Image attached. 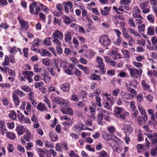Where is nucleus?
<instances>
[{
  "mask_svg": "<svg viewBox=\"0 0 157 157\" xmlns=\"http://www.w3.org/2000/svg\"><path fill=\"white\" fill-rule=\"evenodd\" d=\"M95 100H96V102L98 106H101V98L98 96H97L95 98Z\"/></svg>",
  "mask_w": 157,
  "mask_h": 157,
  "instance_id": "nucleus-51",
  "label": "nucleus"
},
{
  "mask_svg": "<svg viewBox=\"0 0 157 157\" xmlns=\"http://www.w3.org/2000/svg\"><path fill=\"white\" fill-rule=\"evenodd\" d=\"M42 61L44 65L47 66H49L50 63V61L49 59L48 58L42 59Z\"/></svg>",
  "mask_w": 157,
  "mask_h": 157,
  "instance_id": "nucleus-35",
  "label": "nucleus"
},
{
  "mask_svg": "<svg viewBox=\"0 0 157 157\" xmlns=\"http://www.w3.org/2000/svg\"><path fill=\"white\" fill-rule=\"evenodd\" d=\"M49 135L50 137L51 138L52 142H55L58 139V135L54 132L51 131L50 132Z\"/></svg>",
  "mask_w": 157,
  "mask_h": 157,
  "instance_id": "nucleus-10",
  "label": "nucleus"
},
{
  "mask_svg": "<svg viewBox=\"0 0 157 157\" xmlns=\"http://www.w3.org/2000/svg\"><path fill=\"white\" fill-rule=\"evenodd\" d=\"M33 69L35 72H39L41 70V68L39 67L38 64H36L34 65Z\"/></svg>",
  "mask_w": 157,
  "mask_h": 157,
  "instance_id": "nucleus-41",
  "label": "nucleus"
},
{
  "mask_svg": "<svg viewBox=\"0 0 157 157\" xmlns=\"http://www.w3.org/2000/svg\"><path fill=\"white\" fill-rule=\"evenodd\" d=\"M31 105L29 102H27L25 110H24V113L26 115H28L31 112Z\"/></svg>",
  "mask_w": 157,
  "mask_h": 157,
  "instance_id": "nucleus-19",
  "label": "nucleus"
},
{
  "mask_svg": "<svg viewBox=\"0 0 157 157\" xmlns=\"http://www.w3.org/2000/svg\"><path fill=\"white\" fill-rule=\"evenodd\" d=\"M133 128L130 125H127L124 128V131L126 134H131L133 132Z\"/></svg>",
  "mask_w": 157,
  "mask_h": 157,
  "instance_id": "nucleus-13",
  "label": "nucleus"
},
{
  "mask_svg": "<svg viewBox=\"0 0 157 157\" xmlns=\"http://www.w3.org/2000/svg\"><path fill=\"white\" fill-rule=\"evenodd\" d=\"M147 20L151 23H153L154 22V17L151 14H149L147 16Z\"/></svg>",
  "mask_w": 157,
  "mask_h": 157,
  "instance_id": "nucleus-37",
  "label": "nucleus"
},
{
  "mask_svg": "<svg viewBox=\"0 0 157 157\" xmlns=\"http://www.w3.org/2000/svg\"><path fill=\"white\" fill-rule=\"evenodd\" d=\"M107 62L110 63L112 66H115L117 65V63L115 61H114L113 60L108 58L107 57Z\"/></svg>",
  "mask_w": 157,
  "mask_h": 157,
  "instance_id": "nucleus-48",
  "label": "nucleus"
},
{
  "mask_svg": "<svg viewBox=\"0 0 157 157\" xmlns=\"http://www.w3.org/2000/svg\"><path fill=\"white\" fill-rule=\"evenodd\" d=\"M141 84L143 89L151 93L152 91L151 89L150 86L144 80H142L141 82Z\"/></svg>",
  "mask_w": 157,
  "mask_h": 157,
  "instance_id": "nucleus-8",
  "label": "nucleus"
},
{
  "mask_svg": "<svg viewBox=\"0 0 157 157\" xmlns=\"http://www.w3.org/2000/svg\"><path fill=\"white\" fill-rule=\"evenodd\" d=\"M40 53L42 56H47L49 57L52 56L51 54L49 51L44 49H41L40 51Z\"/></svg>",
  "mask_w": 157,
  "mask_h": 157,
  "instance_id": "nucleus-17",
  "label": "nucleus"
},
{
  "mask_svg": "<svg viewBox=\"0 0 157 157\" xmlns=\"http://www.w3.org/2000/svg\"><path fill=\"white\" fill-rule=\"evenodd\" d=\"M52 37L53 38L59 39L62 40L63 38V34L62 32L56 29L52 33Z\"/></svg>",
  "mask_w": 157,
  "mask_h": 157,
  "instance_id": "nucleus-5",
  "label": "nucleus"
},
{
  "mask_svg": "<svg viewBox=\"0 0 157 157\" xmlns=\"http://www.w3.org/2000/svg\"><path fill=\"white\" fill-rule=\"evenodd\" d=\"M13 100L16 106H18L19 105L20 102L18 98H13Z\"/></svg>",
  "mask_w": 157,
  "mask_h": 157,
  "instance_id": "nucleus-63",
  "label": "nucleus"
},
{
  "mask_svg": "<svg viewBox=\"0 0 157 157\" xmlns=\"http://www.w3.org/2000/svg\"><path fill=\"white\" fill-rule=\"evenodd\" d=\"M6 137L11 140H13L15 138L16 136L15 134L13 132H7L6 133Z\"/></svg>",
  "mask_w": 157,
  "mask_h": 157,
  "instance_id": "nucleus-27",
  "label": "nucleus"
},
{
  "mask_svg": "<svg viewBox=\"0 0 157 157\" xmlns=\"http://www.w3.org/2000/svg\"><path fill=\"white\" fill-rule=\"evenodd\" d=\"M53 102L56 104L62 105H64L67 102L65 100L59 97H55L53 100Z\"/></svg>",
  "mask_w": 157,
  "mask_h": 157,
  "instance_id": "nucleus-9",
  "label": "nucleus"
},
{
  "mask_svg": "<svg viewBox=\"0 0 157 157\" xmlns=\"http://www.w3.org/2000/svg\"><path fill=\"white\" fill-rule=\"evenodd\" d=\"M103 116L101 113H98L97 115V120L98 123L101 125H103V123L102 122Z\"/></svg>",
  "mask_w": 157,
  "mask_h": 157,
  "instance_id": "nucleus-25",
  "label": "nucleus"
},
{
  "mask_svg": "<svg viewBox=\"0 0 157 157\" xmlns=\"http://www.w3.org/2000/svg\"><path fill=\"white\" fill-rule=\"evenodd\" d=\"M128 30L129 32L130 33L136 36L140 37L141 36L140 35L133 29L129 28L128 29Z\"/></svg>",
  "mask_w": 157,
  "mask_h": 157,
  "instance_id": "nucleus-22",
  "label": "nucleus"
},
{
  "mask_svg": "<svg viewBox=\"0 0 157 157\" xmlns=\"http://www.w3.org/2000/svg\"><path fill=\"white\" fill-rule=\"evenodd\" d=\"M112 139L113 141H114L117 144H121L122 143V141L115 135H112Z\"/></svg>",
  "mask_w": 157,
  "mask_h": 157,
  "instance_id": "nucleus-34",
  "label": "nucleus"
},
{
  "mask_svg": "<svg viewBox=\"0 0 157 157\" xmlns=\"http://www.w3.org/2000/svg\"><path fill=\"white\" fill-rule=\"evenodd\" d=\"M61 46H58L56 47L57 52L58 55H60L63 52V49L61 47Z\"/></svg>",
  "mask_w": 157,
  "mask_h": 157,
  "instance_id": "nucleus-59",
  "label": "nucleus"
},
{
  "mask_svg": "<svg viewBox=\"0 0 157 157\" xmlns=\"http://www.w3.org/2000/svg\"><path fill=\"white\" fill-rule=\"evenodd\" d=\"M151 41L153 45H155L156 44H157V38L155 36L152 37Z\"/></svg>",
  "mask_w": 157,
  "mask_h": 157,
  "instance_id": "nucleus-64",
  "label": "nucleus"
},
{
  "mask_svg": "<svg viewBox=\"0 0 157 157\" xmlns=\"http://www.w3.org/2000/svg\"><path fill=\"white\" fill-rule=\"evenodd\" d=\"M16 130L18 134L20 136L24 133L25 129L23 126L19 125L16 127Z\"/></svg>",
  "mask_w": 157,
  "mask_h": 157,
  "instance_id": "nucleus-11",
  "label": "nucleus"
},
{
  "mask_svg": "<svg viewBox=\"0 0 157 157\" xmlns=\"http://www.w3.org/2000/svg\"><path fill=\"white\" fill-rule=\"evenodd\" d=\"M62 18L63 20L64 23L66 25H69L72 22L71 20L68 16L64 15L62 17Z\"/></svg>",
  "mask_w": 157,
  "mask_h": 157,
  "instance_id": "nucleus-16",
  "label": "nucleus"
},
{
  "mask_svg": "<svg viewBox=\"0 0 157 157\" xmlns=\"http://www.w3.org/2000/svg\"><path fill=\"white\" fill-rule=\"evenodd\" d=\"M122 52L124 55V59H128L129 57L130 52L126 50H122Z\"/></svg>",
  "mask_w": 157,
  "mask_h": 157,
  "instance_id": "nucleus-32",
  "label": "nucleus"
},
{
  "mask_svg": "<svg viewBox=\"0 0 157 157\" xmlns=\"http://www.w3.org/2000/svg\"><path fill=\"white\" fill-rule=\"evenodd\" d=\"M22 74L25 79H26L29 83H31L33 81L32 76L33 75V74L32 71H26L22 72Z\"/></svg>",
  "mask_w": 157,
  "mask_h": 157,
  "instance_id": "nucleus-4",
  "label": "nucleus"
},
{
  "mask_svg": "<svg viewBox=\"0 0 157 157\" xmlns=\"http://www.w3.org/2000/svg\"><path fill=\"white\" fill-rule=\"evenodd\" d=\"M37 109L38 110L41 111H44L47 109V108L45 105L41 102L39 103L37 105Z\"/></svg>",
  "mask_w": 157,
  "mask_h": 157,
  "instance_id": "nucleus-20",
  "label": "nucleus"
},
{
  "mask_svg": "<svg viewBox=\"0 0 157 157\" xmlns=\"http://www.w3.org/2000/svg\"><path fill=\"white\" fill-rule=\"evenodd\" d=\"M55 149L57 151L61 152H62V149L60 143L56 144L55 147Z\"/></svg>",
  "mask_w": 157,
  "mask_h": 157,
  "instance_id": "nucleus-42",
  "label": "nucleus"
},
{
  "mask_svg": "<svg viewBox=\"0 0 157 157\" xmlns=\"http://www.w3.org/2000/svg\"><path fill=\"white\" fill-rule=\"evenodd\" d=\"M17 19L21 24L20 30L23 31L28 30L29 28V25L28 22L24 20L20 17H18Z\"/></svg>",
  "mask_w": 157,
  "mask_h": 157,
  "instance_id": "nucleus-2",
  "label": "nucleus"
},
{
  "mask_svg": "<svg viewBox=\"0 0 157 157\" xmlns=\"http://www.w3.org/2000/svg\"><path fill=\"white\" fill-rule=\"evenodd\" d=\"M59 39L56 38H53L52 43L56 47L58 46H61V43Z\"/></svg>",
  "mask_w": 157,
  "mask_h": 157,
  "instance_id": "nucleus-29",
  "label": "nucleus"
},
{
  "mask_svg": "<svg viewBox=\"0 0 157 157\" xmlns=\"http://www.w3.org/2000/svg\"><path fill=\"white\" fill-rule=\"evenodd\" d=\"M65 41L66 42H68V43L71 44V39L72 37L71 35V33L70 32H67L65 34Z\"/></svg>",
  "mask_w": 157,
  "mask_h": 157,
  "instance_id": "nucleus-14",
  "label": "nucleus"
},
{
  "mask_svg": "<svg viewBox=\"0 0 157 157\" xmlns=\"http://www.w3.org/2000/svg\"><path fill=\"white\" fill-rule=\"evenodd\" d=\"M50 37H48L46 39L44 40V43L46 46H50L52 44L51 42L50 41Z\"/></svg>",
  "mask_w": 157,
  "mask_h": 157,
  "instance_id": "nucleus-40",
  "label": "nucleus"
},
{
  "mask_svg": "<svg viewBox=\"0 0 157 157\" xmlns=\"http://www.w3.org/2000/svg\"><path fill=\"white\" fill-rule=\"evenodd\" d=\"M90 78L94 80H101V77L95 74H91L90 76Z\"/></svg>",
  "mask_w": 157,
  "mask_h": 157,
  "instance_id": "nucleus-31",
  "label": "nucleus"
},
{
  "mask_svg": "<svg viewBox=\"0 0 157 157\" xmlns=\"http://www.w3.org/2000/svg\"><path fill=\"white\" fill-rule=\"evenodd\" d=\"M82 129L81 127L78 125L75 126L73 128V130L75 132L81 131Z\"/></svg>",
  "mask_w": 157,
  "mask_h": 157,
  "instance_id": "nucleus-38",
  "label": "nucleus"
},
{
  "mask_svg": "<svg viewBox=\"0 0 157 157\" xmlns=\"http://www.w3.org/2000/svg\"><path fill=\"white\" fill-rule=\"evenodd\" d=\"M145 25L144 24H142L140 25L138 27V29L140 33L144 32V30L145 29Z\"/></svg>",
  "mask_w": 157,
  "mask_h": 157,
  "instance_id": "nucleus-52",
  "label": "nucleus"
},
{
  "mask_svg": "<svg viewBox=\"0 0 157 157\" xmlns=\"http://www.w3.org/2000/svg\"><path fill=\"white\" fill-rule=\"evenodd\" d=\"M151 141L152 143L153 144L157 143V133H155L154 134V138Z\"/></svg>",
  "mask_w": 157,
  "mask_h": 157,
  "instance_id": "nucleus-53",
  "label": "nucleus"
},
{
  "mask_svg": "<svg viewBox=\"0 0 157 157\" xmlns=\"http://www.w3.org/2000/svg\"><path fill=\"white\" fill-rule=\"evenodd\" d=\"M74 73L76 76L78 77H80L82 76L81 71L77 68H75V70Z\"/></svg>",
  "mask_w": 157,
  "mask_h": 157,
  "instance_id": "nucleus-45",
  "label": "nucleus"
},
{
  "mask_svg": "<svg viewBox=\"0 0 157 157\" xmlns=\"http://www.w3.org/2000/svg\"><path fill=\"white\" fill-rule=\"evenodd\" d=\"M132 16L135 18H139L140 19H143V17L141 15L138 14V13H134L132 14Z\"/></svg>",
  "mask_w": 157,
  "mask_h": 157,
  "instance_id": "nucleus-56",
  "label": "nucleus"
},
{
  "mask_svg": "<svg viewBox=\"0 0 157 157\" xmlns=\"http://www.w3.org/2000/svg\"><path fill=\"white\" fill-rule=\"evenodd\" d=\"M107 130L110 134H113L115 132V128L114 126H112L108 128Z\"/></svg>",
  "mask_w": 157,
  "mask_h": 157,
  "instance_id": "nucleus-46",
  "label": "nucleus"
},
{
  "mask_svg": "<svg viewBox=\"0 0 157 157\" xmlns=\"http://www.w3.org/2000/svg\"><path fill=\"white\" fill-rule=\"evenodd\" d=\"M10 60L9 57L6 55L5 56V60L2 64L3 66H7L9 64Z\"/></svg>",
  "mask_w": 157,
  "mask_h": 157,
  "instance_id": "nucleus-36",
  "label": "nucleus"
},
{
  "mask_svg": "<svg viewBox=\"0 0 157 157\" xmlns=\"http://www.w3.org/2000/svg\"><path fill=\"white\" fill-rule=\"evenodd\" d=\"M63 4L64 5L66 6L67 7L71 8L73 7V5L72 3L70 1H69L67 2H63Z\"/></svg>",
  "mask_w": 157,
  "mask_h": 157,
  "instance_id": "nucleus-44",
  "label": "nucleus"
},
{
  "mask_svg": "<svg viewBox=\"0 0 157 157\" xmlns=\"http://www.w3.org/2000/svg\"><path fill=\"white\" fill-rule=\"evenodd\" d=\"M98 154L99 155L98 157H110L109 154L104 150H102Z\"/></svg>",
  "mask_w": 157,
  "mask_h": 157,
  "instance_id": "nucleus-23",
  "label": "nucleus"
},
{
  "mask_svg": "<svg viewBox=\"0 0 157 157\" xmlns=\"http://www.w3.org/2000/svg\"><path fill=\"white\" fill-rule=\"evenodd\" d=\"M128 23L129 25L132 27H136L133 20L132 18H130L128 20Z\"/></svg>",
  "mask_w": 157,
  "mask_h": 157,
  "instance_id": "nucleus-57",
  "label": "nucleus"
},
{
  "mask_svg": "<svg viewBox=\"0 0 157 157\" xmlns=\"http://www.w3.org/2000/svg\"><path fill=\"white\" fill-rule=\"evenodd\" d=\"M124 109L121 107H116L114 109V113L117 117L121 114H124Z\"/></svg>",
  "mask_w": 157,
  "mask_h": 157,
  "instance_id": "nucleus-7",
  "label": "nucleus"
},
{
  "mask_svg": "<svg viewBox=\"0 0 157 157\" xmlns=\"http://www.w3.org/2000/svg\"><path fill=\"white\" fill-rule=\"evenodd\" d=\"M119 92L120 90L119 89H117L114 90L113 91L112 95L114 97H117L118 96Z\"/></svg>",
  "mask_w": 157,
  "mask_h": 157,
  "instance_id": "nucleus-49",
  "label": "nucleus"
},
{
  "mask_svg": "<svg viewBox=\"0 0 157 157\" xmlns=\"http://www.w3.org/2000/svg\"><path fill=\"white\" fill-rule=\"evenodd\" d=\"M128 71L130 76L135 78L138 77L142 72V70L141 68L137 70L135 68H129Z\"/></svg>",
  "mask_w": 157,
  "mask_h": 157,
  "instance_id": "nucleus-3",
  "label": "nucleus"
},
{
  "mask_svg": "<svg viewBox=\"0 0 157 157\" xmlns=\"http://www.w3.org/2000/svg\"><path fill=\"white\" fill-rule=\"evenodd\" d=\"M99 41L101 44L104 46H107L110 45L111 40L107 35L103 34L101 35L99 39Z\"/></svg>",
  "mask_w": 157,
  "mask_h": 157,
  "instance_id": "nucleus-1",
  "label": "nucleus"
},
{
  "mask_svg": "<svg viewBox=\"0 0 157 157\" xmlns=\"http://www.w3.org/2000/svg\"><path fill=\"white\" fill-rule=\"evenodd\" d=\"M7 148L9 152L12 153L13 151L14 147L12 144H9L7 147Z\"/></svg>",
  "mask_w": 157,
  "mask_h": 157,
  "instance_id": "nucleus-47",
  "label": "nucleus"
},
{
  "mask_svg": "<svg viewBox=\"0 0 157 157\" xmlns=\"http://www.w3.org/2000/svg\"><path fill=\"white\" fill-rule=\"evenodd\" d=\"M44 144L46 147L48 148H54V146L53 144L49 143L47 141L44 142Z\"/></svg>",
  "mask_w": 157,
  "mask_h": 157,
  "instance_id": "nucleus-55",
  "label": "nucleus"
},
{
  "mask_svg": "<svg viewBox=\"0 0 157 157\" xmlns=\"http://www.w3.org/2000/svg\"><path fill=\"white\" fill-rule=\"evenodd\" d=\"M17 52L16 47L14 46L12 48H11L10 52L12 54L14 55Z\"/></svg>",
  "mask_w": 157,
  "mask_h": 157,
  "instance_id": "nucleus-60",
  "label": "nucleus"
},
{
  "mask_svg": "<svg viewBox=\"0 0 157 157\" xmlns=\"http://www.w3.org/2000/svg\"><path fill=\"white\" fill-rule=\"evenodd\" d=\"M54 22L55 23L57 24L60 25L61 24L62 20L55 17L54 19Z\"/></svg>",
  "mask_w": 157,
  "mask_h": 157,
  "instance_id": "nucleus-61",
  "label": "nucleus"
},
{
  "mask_svg": "<svg viewBox=\"0 0 157 157\" xmlns=\"http://www.w3.org/2000/svg\"><path fill=\"white\" fill-rule=\"evenodd\" d=\"M8 116L13 120H15L16 118L17 115L14 110H11L9 111Z\"/></svg>",
  "mask_w": 157,
  "mask_h": 157,
  "instance_id": "nucleus-24",
  "label": "nucleus"
},
{
  "mask_svg": "<svg viewBox=\"0 0 157 157\" xmlns=\"http://www.w3.org/2000/svg\"><path fill=\"white\" fill-rule=\"evenodd\" d=\"M154 29L151 27H149L148 28L147 34L149 36L153 35L154 34Z\"/></svg>",
  "mask_w": 157,
  "mask_h": 157,
  "instance_id": "nucleus-33",
  "label": "nucleus"
},
{
  "mask_svg": "<svg viewBox=\"0 0 157 157\" xmlns=\"http://www.w3.org/2000/svg\"><path fill=\"white\" fill-rule=\"evenodd\" d=\"M21 88L22 90L26 92H30L32 91V90L30 87L26 85L22 86Z\"/></svg>",
  "mask_w": 157,
  "mask_h": 157,
  "instance_id": "nucleus-30",
  "label": "nucleus"
},
{
  "mask_svg": "<svg viewBox=\"0 0 157 157\" xmlns=\"http://www.w3.org/2000/svg\"><path fill=\"white\" fill-rule=\"evenodd\" d=\"M102 135L103 138L106 141H109L112 140V137L111 134H109L105 132H103Z\"/></svg>",
  "mask_w": 157,
  "mask_h": 157,
  "instance_id": "nucleus-18",
  "label": "nucleus"
},
{
  "mask_svg": "<svg viewBox=\"0 0 157 157\" xmlns=\"http://www.w3.org/2000/svg\"><path fill=\"white\" fill-rule=\"evenodd\" d=\"M135 105L136 102L134 101H132L130 102V108L132 110L136 109Z\"/></svg>",
  "mask_w": 157,
  "mask_h": 157,
  "instance_id": "nucleus-50",
  "label": "nucleus"
},
{
  "mask_svg": "<svg viewBox=\"0 0 157 157\" xmlns=\"http://www.w3.org/2000/svg\"><path fill=\"white\" fill-rule=\"evenodd\" d=\"M122 97L123 98L128 100H132L133 98L132 95L127 92H125Z\"/></svg>",
  "mask_w": 157,
  "mask_h": 157,
  "instance_id": "nucleus-26",
  "label": "nucleus"
},
{
  "mask_svg": "<svg viewBox=\"0 0 157 157\" xmlns=\"http://www.w3.org/2000/svg\"><path fill=\"white\" fill-rule=\"evenodd\" d=\"M136 43L139 45L144 46L145 45L146 42L144 40L142 39L140 40H137L136 41Z\"/></svg>",
  "mask_w": 157,
  "mask_h": 157,
  "instance_id": "nucleus-43",
  "label": "nucleus"
},
{
  "mask_svg": "<svg viewBox=\"0 0 157 157\" xmlns=\"http://www.w3.org/2000/svg\"><path fill=\"white\" fill-rule=\"evenodd\" d=\"M60 89L64 92H68L70 89V84L68 83H65L61 85Z\"/></svg>",
  "mask_w": 157,
  "mask_h": 157,
  "instance_id": "nucleus-12",
  "label": "nucleus"
},
{
  "mask_svg": "<svg viewBox=\"0 0 157 157\" xmlns=\"http://www.w3.org/2000/svg\"><path fill=\"white\" fill-rule=\"evenodd\" d=\"M17 90V94L20 97H24L25 96V94L22 91L20 90L19 89Z\"/></svg>",
  "mask_w": 157,
  "mask_h": 157,
  "instance_id": "nucleus-54",
  "label": "nucleus"
},
{
  "mask_svg": "<svg viewBox=\"0 0 157 157\" xmlns=\"http://www.w3.org/2000/svg\"><path fill=\"white\" fill-rule=\"evenodd\" d=\"M138 109L141 115L145 114L146 113V110L141 105H139L138 106Z\"/></svg>",
  "mask_w": 157,
  "mask_h": 157,
  "instance_id": "nucleus-28",
  "label": "nucleus"
},
{
  "mask_svg": "<svg viewBox=\"0 0 157 157\" xmlns=\"http://www.w3.org/2000/svg\"><path fill=\"white\" fill-rule=\"evenodd\" d=\"M97 62L98 64V67L101 69V71H103V73L104 74L105 72L103 71V70L105 67V64L103 63V59L101 57H98L97 58Z\"/></svg>",
  "mask_w": 157,
  "mask_h": 157,
  "instance_id": "nucleus-6",
  "label": "nucleus"
},
{
  "mask_svg": "<svg viewBox=\"0 0 157 157\" xmlns=\"http://www.w3.org/2000/svg\"><path fill=\"white\" fill-rule=\"evenodd\" d=\"M137 140L139 142L142 141L144 140L140 131H139V134L137 135Z\"/></svg>",
  "mask_w": 157,
  "mask_h": 157,
  "instance_id": "nucleus-58",
  "label": "nucleus"
},
{
  "mask_svg": "<svg viewBox=\"0 0 157 157\" xmlns=\"http://www.w3.org/2000/svg\"><path fill=\"white\" fill-rule=\"evenodd\" d=\"M37 4L38 3L34 1L33 3L30 4V12L31 14H33L34 13L35 11L34 8L36 6Z\"/></svg>",
  "mask_w": 157,
  "mask_h": 157,
  "instance_id": "nucleus-21",
  "label": "nucleus"
},
{
  "mask_svg": "<svg viewBox=\"0 0 157 157\" xmlns=\"http://www.w3.org/2000/svg\"><path fill=\"white\" fill-rule=\"evenodd\" d=\"M122 41V39L121 37H118V39L114 42V43L116 45L119 46L121 43Z\"/></svg>",
  "mask_w": 157,
  "mask_h": 157,
  "instance_id": "nucleus-39",
  "label": "nucleus"
},
{
  "mask_svg": "<svg viewBox=\"0 0 157 157\" xmlns=\"http://www.w3.org/2000/svg\"><path fill=\"white\" fill-rule=\"evenodd\" d=\"M3 104L5 106H7L9 103V101L6 97H4L2 100Z\"/></svg>",
  "mask_w": 157,
  "mask_h": 157,
  "instance_id": "nucleus-62",
  "label": "nucleus"
},
{
  "mask_svg": "<svg viewBox=\"0 0 157 157\" xmlns=\"http://www.w3.org/2000/svg\"><path fill=\"white\" fill-rule=\"evenodd\" d=\"M42 44V41L39 38H35L32 42V46L39 47Z\"/></svg>",
  "mask_w": 157,
  "mask_h": 157,
  "instance_id": "nucleus-15",
  "label": "nucleus"
}]
</instances>
